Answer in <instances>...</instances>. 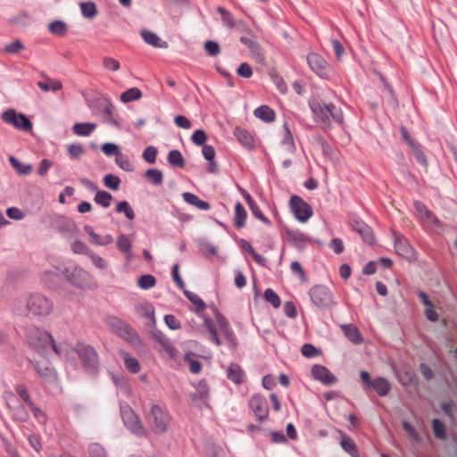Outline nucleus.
Instances as JSON below:
<instances>
[{
  "label": "nucleus",
  "instance_id": "1",
  "mask_svg": "<svg viewBox=\"0 0 457 457\" xmlns=\"http://www.w3.org/2000/svg\"><path fill=\"white\" fill-rule=\"evenodd\" d=\"M13 311L20 316H47L54 311V303L41 293H33L18 299L14 303Z\"/></svg>",
  "mask_w": 457,
  "mask_h": 457
},
{
  "label": "nucleus",
  "instance_id": "2",
  "mask_svg": "<svg viewBox=\"0 0 457 457\" xmlns=\"http://www.w3.org/2000/svg\"><path fill=\"white\" fill-rule=\"evenodd\" d=\"M145 420L154 434L163 435L169 430L171 417L168 411L158 404L152 403L145 414Z\"/></svg>",
  "mask_w": 457,
  "mask_h": 457
},
{
  "label": "nucleus",
  "instance_id": "3",
  "mask_svg": "<svg viewBox=\"0 0 457 457\" xmlns=\"http://www.w3.org/2000/svg\"><path fill=\"white\" fill-rule=\"evenodd\" d=\"M75 352L79 357L87 373L96 375L98 371L99 361L96 350L90 345H77Z\"/></svg>",
  "mask_w": 457,
  "mask_h": 457
},
{
  "label": "nucleus",
  "instance_id": "4",
  "mask_svg": "<svg viewBox=\"0 0 457 457\" xmlns=\"http://www.w3.org/2000/svg\"><path fill=\"white\" fill-rule=\"evenodd\" d=\"M120 414L124 425L131 433L137 436H145L147 435V430L140 418L129 405L120 407Z\"/></svg>",
  "mask_w": 457,
  "mask_h": 457
},
{
  "label": "nucleus",
  "instance_id": "5",
  "mask_svg": "<svg viewBox=\"0 0 457 457\" xmlns=\"http://www.w3.org/2000/svg\"><path fill=\"white\" fill-rule=\"evenodd\" d=\"M90 110L96 114H112L113 105L110 99L99 92H90L85 96Z\"/></svg>",
  "mask_w": 457,
  "mask_h": 457
},
{
  "label": "nucleus",
  "instance_id": "6",
  "mask_svg": "<svg viewBox=\"0 0 457 457\" xmlns=\"http://www.w3.org/2000/svg\"><path fill=\"white\" fill-rule=\"evenodd\" d=\"M309 295L314 305L319 308H328L334 303L332 292L323 285H316L309 290Z\"/></svg>",
  "mask_w": 457,
  "mask_h": 457
},
{
  "label": "nucleus",
  "instance_id": "7",
  "mask_svg": "<svg viewBox=\"0 0 457 457\" xmlns=\"http://www.w3.org/2000/svg\"><path fill=\"white\" fill-rule=\"evenodd\" d=\"M66 279L73 286L80 289L90 287L92 282L91 275L80 267L66 269L64 271Z\"/></svg>",
  "mask_w": 457,
  "mask_h": 457
},
{
  "label": "nucleus",
  "instance_id": "8",
  "mask_svg": "<svg viewBox=\"0 0 457 457\" xmlns=\"http://www.w3.org/2000/svg\"><path fill=\"white\" fill-rule=\"evenodd\" d=\"M295 217L300 222H306L313 214L311 205L298 195H293L289 201Z\"/></svg>",
  "mask_w": 457,
  "mask_h": 457
},
{
  "label": "nucleus",
  "instance_id": "9",
  "mask_svg": "<svg viewBox=\"0 0 457 457\" xmlns=\"http://www.w3.org/2000/svg\"><path fill=\"white\" fill-rule=\"evenodd\" d=\"M307 62L311 70L319 77L322 79L328 77L330 66L321 55L311 53L307 55Z\"/></svg>",
  "mask_w": 457,
  "mask_h": 457
},
{
  "label": "nucleus",
  "instance_id": "10",
  "mask_svg": "<svg viewBox=\"0 0 457 457\" xmlns=\"http://www.w3.org/2000/svg\"><path fill=\"white\" fill-rule=\"evenodd\" d=\"M249 406L255 417L260 421H264L269 417V405L265 397L254 395L249 400Z\"/></svg>",
  "mask_w": 457,
  "mask_h": 457
},
{
  "label": "nucleus",
  "instance_id": "11",
  "mask_svg": "<svg viewBox=\"0 0 457 457\" xmlns=\"http://www.w3.org/2000/svg\"><path fill=\"white\" fill-rule=\"evenodd\" d=\"M107 324L118 336L127 340L132 339L135 334L134 330L130 328L129 324L116 317L109 318L107 320Z\"/></svg>",
  "mask_w": 457,
  "mask_h": 457
},
{
  "label": "nucleus",
  "instance_id": "12",
  "mask_svg": "<svg viewBox=\"0 0 457 457\" xmlns=\"http://www.w3.org/2000/svg\"><path fill=\"white\" fill-rule=\"evenodd\" d=\"M312 375L313 378L328 386L333 385L337 381L336 376L332 374L328 368L320 364L312 366Z\"/></svg>",
  "mask_w": 457,
  "mask_h": 457
},
{
  "label": "nucleus",
  "instance_id": "13",
  "mask_svg": "<svg viewBox=\"0 0 457 457\" xmlns=\"http://www.w3.org/2000/svg\"><path fill=\"white\" fill-rule=\"evenodd\" d=\"M395 248L398 255L407 260L414 259V250L404 237H396L395 238Z\"/></svg>",
  "mask_w": 457,
  "mask_h": 457
},
{
  "label": "nucleus",
  "instance_id": "14",
  "mask_svg": "<svg viewBox=\"0 0 457 457\" xmlns=\"http://www.w3.org/2000/svg\"><path fill=\"white\" fill-rule=\"evenodd\" d=\"M2 118L5 123L23 131H29L32 129V123L28 116H2Z\"/></svg>",
  "mask_w": 457,
  "mask_h": 457
},
{
  "label": "nucleus",
  "instance_id": "15",
  "mask_svg": "<svg viewBox=\"0 0 457 457\" xmlns=\"http://www.w3.org/2000/svg\"><path fill=\"white\" fill-rule=\"evenodd\" d=\"M85 232L90 237V243L95 245H107L113 242V237L110 234H106L104 237L99 236L96 234L92 227L86 225L84 227Z\"/></svg>",
  "mask_w": 457,
  "mask_h": 457
},
{
  "label": "nucleus",
  "instance_id": "16",
  "mask_svg": "<svg viewBox=\"0 0 457 457\" xmlns=\"http://www.w3.org/2000/svg\"><path fill=\"white\" fill-rule=\"evenodd\" d=\"M140 35L146 44L155 48L165 49L169 46L168 43L166 41L162 40L156 33L152 32L148 29H142L140 31Z\"/></svg>",
  "mask_w": 457,
  "mask_h": 457
},
{
  "label": "nucleus",
  "instance_id": "17",
  "mask_svg": "<svg viewBox=\"0 0 457 457\" xmlns=\"http://www.w3.org/2000/svg\"><path fill=\"white\" fill-rule=\"evenodd\" d=\"M414 208L422 220L429 224H440L438 219L422 203L415 202Z\"/></svg>",
  "mask_w": 457,
  "mask_h": 457
},
{
  "label": "nucleus",
  "instance_id": "18",
  "mask_svg": "<svg viewBox=\"0 0 457 457\" xmlns=\"http://www.w3.org/2000/svg\"><path fill=\"white\" fill-rule=\"evenodd\" d=\"M353 227L354 230L360 234L364 242L369 245H372L374 243V236L370 227L360 221H354Z\"/></svg>",
  "mask_w": 457,
  "mask_h": 457
},
{
  "label": "nucleus",
  "instance_id": "19",
  "mask_svg": "<svg viewBox=\"0 0 457 457\" xmlns=\"http://www.w3.org/2000/svg\"><path fill=\"white\" fill-rule=\"evenodd\" d=\"M234 135L238 142L247 149H253L254 147V140L253 136L245 129L236 128Z\"/></svg>",
  "mask_w": 457,
  "mask_h": 457
},
{
  "label": "nucleus",
  "instance_id": "20",
  "mask_svg": "<svg viewBox=\"0 0 457 457\" xmlns=\"http://www.w3.org/2000/svg\"><path fill=\"white\" fill-rule=\"evenodd\" d=\"M370 388L373 389L379 396H386L391 390V384L385 378L378 377L373 379Z\"/></svg>",
  "mask_w": 457,
  "mask_h": 457
},
{
  "label": "nucleus",
  "instance_id": "21",
  "mask_svg": "<svg viewBox=\"0 0 457 457\" xmlns=\"http://www.w3.org/2000/svg\"><path fill=\"white\" fill-rule=\"evenodd\" d=\"M33 366L37 373L45 381H52L55 378V371L48 364L42 365L39 362H34Z\"/></svg>",
  "mask_w": 457,
  "mask_h": 457
},
{
  "label": "nucleus",
  "instance_id": "22",
  "mask_svg": "<svg viewBox=\"0 0 457 457\" xmlns=\"http://www.w3.org/2000/svg\"><path fill=\"white\" fill-rule=\"evenodd\" d=\"M228 378L236 384H241L245 380V372L241 367L236 363H232L227 370Z\"/></svg>",
  "mask_w": 457,
  "mask_h": 457
},
{
  "label": "nucleus",
  "instance_id": "23",
  "mask_svg": "<svg viewBox=\"0 0 457 457\" xmlns=\"http://www.w3.org/2000/svg\"><path fill=\"white\" fill-rule=\"evenodd\" d=\"M247 212L240 202L235 205L234 225L237 228H242L245 224Z\"/></svg>",
  "mask_w": 457,
  "mask_h": 457
},
{
  "label": "nucleus",
  "instance_id": "24",
  "mask_svg": "<svg viewBox=\"0 0 457 457\" xmlns=\"http://www.w3.org/2000/svg\"><path fill=\"white\" fill-rule=\"evenodd\" d=\"M116 246L121 253L127 255L128 260L132 259V243L126 235L121 234L117 237Z\"/></svg>",
  "mask_w": 457,
  "mask_h": 457
},
{
  "label": "nucleus",
  "instance_id": "25",
  "mask_svg": "<svg viewBox=\"0 0 457 457\" xmlns=\"http://www.w3.org/2000/svg\"><path fill=\"white\" fill-rule=\"evenodd\" d=\"M209 396V387L206 383L199 382L197 385L195 393L192 395V400L195 403H203L206 404V401Z\"/></svg>",
  "mask_w": 457,
  "mask_h": 457
},
{
  "label": "nucleus",
  "instance_id": "26",
  "mask_svg": "<svg viewBox=\"0 0 457 457\" xmlns=\"http://www.w3.org/2000/svg\"><path fill=\"white\" fill-rule=\"evenodd\" d=\"M37 85L44 92H49V91L55 92V91L62 89V87L61 81L56 80V79H52L49 78H46L45 80L38 81L37 83Z\"/></svg>",
  "mask_w": 457,
  "mask_h": 457
},
{
  "label": "nucleus",
  "instance_id": "27",
  "mask_svg": "<svg viewBox=\"0 0 457 457\" xmlns=\"http://www.w3.org/2000/svg\"><path fill=\"white\" fill-rule=\"evenodd\" d=\"M169 164L172 167L182 168L185 165V159L179 150H171L167 156Z\"/></svg>",
  "mask_w": 457,
  "mask_h": 457
},
{
  "label": "nucleus",
  "instance_id": "28",
  "mask_svg": "<svg viewBox=\"0 0 457 457\" xmlns=\"http://www.w3.org/2000/svg\"><path fill=\"white\" fill-rule=\"evenodd\" d=\"M340 445H341L342 448L346 453H348L352 457H359L356 444L353 442V440L350 436L344 435L342 436Z\"/></svg>",
  "mask_w": 457,
  "mask_h": 457
},
{
  "label": "nucleus",
  "instance_id": "29",
  "mask_svg": "<svg viewBox=\"0 0 457 457\" xmlns=\"http://www.w3.org/2000/svg\"><path fill=\"white\" fill-rule=\"evenodd\" d=\"M343 331L346 337L354 344H359L362 341L361 336L358 328L353 325H343Z\"/></svg>",
  "mask_w": 457,
  "mask_h": 457
},
{
  "label": "nucleus",
  "instance_id": "30",
  "mask_svg": "<svg viewBox=\"0 0 457 457\" xmlns=\"http://www.w3.org/2000/svg\"><path fill=\"white\" fill-rule=\"evenodd\" d=\"M145 179L154 186H160L163 182V174L158 169H148L145 172Z\"/></svg>",
  "mask_w": 457,
  "mask_h": 457
},
{
  "label": "nucleus",
  "instance_id": "31",
  "mask_svg": "<svg viewBox=\"0 0 457 457\" xmlns=\"http://www.w3.org/2000/svg\"><path fill=\"white\" fill-rule=\"evenodd\" d=\"M158 341L170 358L175 359L177 357L178 350L173 345V344L170 341L169 338H167L163 335H161L158 337Z\"/></svg>",
  "mask_w": 457,
  "mask_h": 457
},
{
  "label": "nucleus",
  "instance_id": "32",
  "mask_svg": "<svg viewBox=\"0 0 457 457\" xmlns=\"http://www.w3.org/2000/svg\"><path fill=\"white\" fill-rule=\"evenodd\" d=\"M9 162L12 167L21 175H28L32 170V166L30 164L22 163L14 156H10Z\"/></svg>",
  "mask_w": 457,
  "mask_h": 457
},
{
  "label": "nucleus",
  "instance_id": "33",
  "mask_svg": "<svg viewBox=\"0 0 457 457\" xmlns=\"http://www.w3.org/2000/svg\"><path fill=\"white\" fill-rule=\"evenodd\" d=\"M96 128L95 123L85 122L76 123L73 126V132L78 136L87 137L89 136Z\"/></svg>",
  "mask_w": 457,
  "mask_h": 457
},
{
  "label": "nucleus",
  "instance_id": "34",
  "mask_svg": "<svg viewBox=\"0 0 457 457\" xmlns=\"http://www.w3.org/2000/svg\"><path fill=\"white\" fill-rule=\"evenodd\" d=\"M94 201L104 208H107L111 205L112 201V195L104 190H99L96 193Z\"/></svg>",
  "mask_w": 457,
  "mask_h": 457
},
{
  "label": "nucleus",
  "instance_id": "35",
  "mask_svg": "<svg viewBox=\"0 0 457 457\" xmlns=\"http://www.w3.org/2000/svg\"><path fill=\"white\" fill-rule=\"evenodd\" d=\"M185 296L195 306L197 312H202L206 308L205 303L200 298V296L193 292L183 290Z\"/></svg>",
  "mask_w": 457,
  "mask_h": 457
},
{
  "label": "nucleus",
  "instance_id": "36",
  "mask_svg": "<svg viewBox=\"0 0 457 457\" xmlns=\"http://www.w3.org/2000/svg\"><path fill=\"white\" fill-rule=\"evenodd\" d=\"M49 31L55 36H63L67 32V25L62 21H54L48 24Z\"/></svg>",
  "mask_w": 457,
  "mask_h": 457
},
{
  "label": "nucleus",
  "instance_id": "37",
  "mask_svg": "<svg viewBox=\"0 0 457 457\" xmlns=\"http://www.w3.org/2000/svg\"><path fill=\"white\" fill-rule=\"evenodd\" d=\"M217 11L220 13L222 23L226 27H228V29H233L236 27L234 16L229 11L226 10L222 6H219L217 8Z\"/></svg>",
  "mask_w": 457,
  "mask_h": 457
},
{
  "label": "nucleus",
  "instance_id": "38",
  "mask_svg": "<svg viewBox=\"0 0 457 457\" xmlns=\"http://www.w3.org/2000/svg\"><path fill=\"white\" fill-rule=\"evenodd\" d=\"M60 280V275L55 270H46L43 275V281L50 288L55 287Z\"/></svg>",
  "mask_w": 457,
  "mask_h": 457
},
{
  "label": "nucleus",
  "instance_id": "39",
  "mask_svg": "<svg viewBox=\"0 0 457 457\" xmlns=\"http://www.w3.org/2000/svg\"><path fill=\"white\" fill-rule=\"evenodd\" d=\"M142 96V93L139 88L137 87H131L125 92H123L120 99L123 103H129L134 100H137Z\"/></svg>",
  "mask_w": 457,
  "mask_h": 457
},
{
  "label": "nucleus",
  "instance_id": "40",
  "mask_svg": "<svg viewBox=\"0 0 457 457\" xmlns=\"http://www.w3.org/2000/svg\"><path fill=\"white\" fill-rule=\"evenodd\" d=\"M82 15L87 19H93L97 13V8L94 2L80 3Z\"/></svg>",
  "mask_w": 457,
  "mask_h": 457
},
{
  "label": "nucleus",
  "instance_id": "41",
  "mask_svg": "<svg viewBox=\"0 0 457 457\" xmlns=\"http://www.w3.org/2000/svg\"><path fill=\"white\" fill-rule=\"evenodd\" d=\"M285 129V137L282 139L281 143L283 145L287 147V150L290 153H294L295 150V145L294 143V138L289 129V127L287 122L284 123Z\"/></svg>",
  "mask_w": 457,
  "mask_h": 457
},
{
  "label": "nucleus",
  "instance_id": "42",
  "mask_svg": "<svg viewBox=\"0 0 457 457\" xmlns=\"http://www.w3.org/2000/svg\"><path fill=\"white\" fill-rule=\"evenodd\" d=\"M123 359L126 368L133 374L140 371V364L138 361L128 353H123Z\"/></svg>",
  "mask_w": 457,
  "mask_h": 457
},
{
  "label": "nucleus",
  "instance_id": "43",
  "mask_svg": "<svg viewBox=\"0 0 457 457\" xmlns=\"http://www.w3.org/2000/svg\"><path fill=\"white\" fill-rule=\"evenodd\" d=\"M116 212L118 213H124L129 220L135 219V212L127 201L120 202L116 206Z\"/></svg>",
  "mask_w": 457,
  "mask_h": 457
},
{
  "label": "nucleus",
  "instance_id": "44",
  "mask_svg": "<svg viewBox=\"0 0 457 457\" xmlns=\"http://www.w3.org/2000/svg\"><path fill=\"white\" fill-rule=\"evenodd\" d=\"M411 154L415 157L416 161L420 163L423 166L428 165V160L424 154V152L421 149V146L419 143H416L411 147H410Z\"/></svg>",
  "mask_w": 457,
  "mask_h": 457
},
{
  "label": "nucleus",
  "instance_id": "45",
  "mask_svg": "<svg viewBox=\"0 0 457 457\" xmlns=\"http://www.w3.org/2000/svg\"><path fill=\"white\" fill-rule=\"evenodd\" d=\"M310 105L314 114H317L318 110L321 114H326V112L333 114L335 109V105L333 104H323L321 106L320 103L313 102L311 103Z\"/></svg>",
  "mask_w": 457,
  "mask_h": 457
},
{
  "label": "nucleus",
  "instance_id": "46",
  "mask_svg": "<svg viewBox=\"0 0 457 457\" xmlns=\"http://www.w3.org/2000/svg\"><path fill=\"white\" fill-rule=\"evenodd\" d=\"M104 184L106 187L117 191L120 188V179L119 177L113 175V174H106L104 177Z\"/></svg>",
  "mask_w": 457,
  "mask_h": 457
},
{
  "label": "nucleus",
  "instance_id": "47",
  "mask_svg": "<svg viewBox=\"0 0 457 457\" xmlns=\"http://www.w3.org/2000/svg\"><path fill=\"white\" fill-rule=\"evenodd\" d=\"M155 278L153 275H142L137 279V285L142 289H149L155 285Z\"/></svg>",
  "mask_w": 457,
  "mask_h": 457
},
{
  "label": "nucleus",
  "instance_id": "48",
  "mask_svg": "<svg viewBox=\"0 0 457 457\" xmlns=\"http://www.w3.org/2000/svg\"><path fill=\"white\" fill-rule=\"evenodd\" d=\"M264 298L274 308H278L281 304V301H280L278 295L271 288H268L265 290Z\"/></svg>",
  "mask_w": 457,
  "mask_h": 457
},
{
  "label": "nucleus",
  "instance_id": "49",
  "mask_svg": "<svg viewBox=\"0 0 457 457\" xmlns=\"http://www.w3.org/2000/svg\"><path fill=\"white\" fill-rule=\"evenodd\" d=\"M115 163L125 171H132L134 170L133 164L129 158L121 153L115 157Z\"/></svg>",
  "mask_w": 457,
  "mask_h": 457
},
{
  "label": "nucleus",
  "instance_id": "50",
  "mask_svg": "<svg viewBox=\"0 0 457 457\" xmlns=\"http://www.w3.org/2000/svg\"><path fill=\"white\" fill-rule=\"evenodd\" d=\"M25 48L23 43L17 39V40H14L13 42L6 45L4 48V52L5 54H18L20 51L23 50Z\"/></svg>",
  "mask_w": 457,
  "mask_h": 457
},
{
  "label": "nucleus",
  "instance_id": "51",
  "mask_svg": "<svg viewBox=\"0 0 457 457\" xmlns=\"http://www.w3.org/2000/svg\"><path fill=\"white\" fill-rule=\"evenodd\" d=\"M288 241L294 244L298 248L304 246L305 237L302 233L287 232Z\"/></svg>",
  "mask_w": 457,
  "mask_h": 457
},
{
  "label": "nucleus",
  "instance_id": "52",
  "mask_svg": "<svg viewBox=\"0 0 457 457\" xmlns=\"http://www.w3.org/2000/svg\"><path fill=\"white\" fill-rule=\"evenodd\" d=\"M157 154V148L155 146L150 145L144 150L142 157L146 162L153 164L156 161Z\"/></svg>",
  "mask_w": 457,
  "mask_h": 457
},
{
  "label": "nucleus",
  "instance_id": "53",
  "mask_svg": "<svg viewBox=\"0 0 457 457\" xmlns=\"http://www.w3.org/2000/svg\"><path fill=\"white\" fill-rule=\"evenodd\" d=\"M432 428L433 432L436 436V437L439 439H445V425L443 422L438 419H434L432 420Z\"/></svg>",
  "mask_w": 457,
  "mask_h": 457
},
{
  "label": "nucleus",
  "instance_id": "54",
  "mask_svg": "<svg viewBox=\"0 0 457 457\" xmlns=\"http://www.w3.org/2000/svg\"><path fill=\"white\" fill-rule=\"evenodd\" d=\"M40 339L43 340L45 343L49 344L57 354L62 353V346H61V345L58 346L55 344V342L50 333H48V332L40 333Z\"/></svg>",
  "mask_w": 457,
  "mask_h": 457
},
{
  "label": "nucleus",
  "instance_id": "55",
  "mask_svg": "<svg viewBox=\"0 0 457 457\" xmlns=\"http://www.w3.org/2000/svg\"><path fill=\"white\" fill-rule=\"evenodd\" d=\"M90 457H108L105 450L99 444H91L88 447Z\"/></svg>",
  "mask_w": 457,
  "mask_h": 457
},
{
  "label": "nucleus",
  "instance_id": "56",
  "mask_svg": "<svg viewBox=\"0 0 457 457\" xmlns=\"http://www.w3.org/2000/svg\"><path fill=\"white\" fill-rule=\"evenodd\" d=\"M103 66L112 71H117L120 68V62L112 57L105 56L103 59Z\"/></svg>",
  "mask_w": 457,
  "mask_h": 457
},
{
  "label": "nucleus",
  "instance_id": "57",
  "mask_svg": "<svg viewBox=\"0 0 457 457\" xmlns=\"http://www.w3.org/2000/svg\"><path fill=\"white\" fill-rule=\"evenodd\" d=\"M85 150L80 144H71L68 145V153L72 159L79 158Z\"/></svg>",
  "mask_w": 457,
  "mask_h": 457
},
{
  "label": "nucleus",
  "instance_id": "58",
  "mask_svg": "<svg viewBox=\"0 0 457 457\" xmlns=\"http://www.w3.org/2000/svg\"><path fill=\"white\" fill-rule=\"evenodd\" d=\"M102 151L107 156H112L115 157L120 154V147L113 144V143H105L102 145Z\"/></svg>",
  "mask_w": 457,
  "mask_h": 457
},
{
  "label": "nucleus",
  "instance_id": "59",
  "mask_svg": "<svg viewBox=\"0 0 457 457\" xmlns=\"http://www.w3.org/2000/svg\"><path fill=\"white\" fill-rule=\"evenodd\" d=\"M220 328L231 346L236 345V337L233 331L228 327L227 322H220Z\"/></svg>",
  "mask_w": 457,
  "mask_h": 457
},
{
  "label": "nucleus",
  "instance_id": "60",
  "mask_svg": "<svg viewBox=\"0 0 457 457\" xmlns=\"http://www.w3.org/2000/svg\"><path fill=\"white\" fill-rule=\"evenodd\" d=\"M204 48L210 56H216L220 53V45L216 41H206L204 44Z\"/></svg>",
  "mask_w": 457,
  "mask_h": 457
},
{
  "label": "nucleus",
  "instance_id": "61",
  "mask_svg": "<svg viewBox=\"0 0 457 457\" xmlns=\"http://www.w3.org/2000/svg\"><path fill=\"white\" fill-rule=\"evenodd\" d=\"M185 361L188 363L189 370L192 373L197 374L201 371L202 364L199 361L191 358L189 354H186Z\"/></svg>",
  "mask_w": 457,
  "mask_h": 457
},
{
  "label": "nucleus",
  "instance_id": "62",
  "mask_svg": "<svg viewBox=\"0 0 457 457\" xmlns=\"http://www.w3.org/2000/svg\"><path fill=\"white\" fill-rule=\"evenodd\" d=\"M207 136L205 132L202 129L195 130L191 137L192 142L196 145H204Z\"/></svg>",
  "mask_w": 457,
  "mask_h": 457
},
{
  "label": "nucleus",
  "instance_id": "63",
  "mask_svg": "<svg viewBox=\"0 0 457 457\" xmlns=\"http://www.w3.org/2000/svg\"><path fill=\"white\" fill-rule=\"evenodd\" d=\"M71 249L75 253H82L89 255L91 250L81 241L77 240L72 243Z\"/></svg>",
  "mask_w": 457,
  "mask_h": 457
},
{
  "label": "nucleus",
  "instance_id": "64",
  "mask_svg": "<svg viewBox=\"0 0 457 457\" xmlns=\"http://www.w3.org/2000/svg\"><path fill=\"white\" fill-rule=\"evenodd\" d=\"M16 393L19 396L28 404L33 405V402L30 399L27 387L24 385H18L15 388Z\"/></svg>",
  "mask_w": 457,
  "mask_h": 457
}]
</instances>
